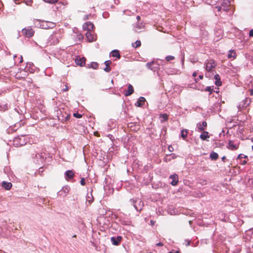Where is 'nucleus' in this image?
Wrapping results in <instances>:
<instances>
[{"instance_id":"obj_15","label":"nucleus","mask_w":253,"mask_h":253,"mask_svg":"<svg viewBox=\"0 0 253 253\" xmlns=\"http://www.w3.org/2000/svg\"><path fill=\"white\" fill-rule=\"evenodd\" d=\"M85 37L89 42H92L96 39V36L94 34H92L90 32H87L85 33Z\"/></svg>"},{"instance_id":"obj_4","label":"nucleus","mask_w":253,"mask_h":253,"mask_svg":"<svg viewBox=\"0 0 253 253\" xmlns=\"http://www.w3.org/2000/svg\"><path fill=\"white\" fill-rule=\"evenodd\" d=\"M130 202L133 204V205L136 211H141L142 210L144 204L143 202L141 200L138 199L135 201L133 199H131Z\"/></svg>"},{"instance_id":"obj_35","label":"nucleus","mask_w":253,"mask_h":253,"mask_svg":"<svg viewBox=\"0 0 253 253\" xmlns=\"http://www.w3.org/2000/svg\"><path fill=\"white\" fill-rule=\"evenodd\" d=\"M141 45V42L139 40L136 41L135 42L132 43V46L133 47L137 48Z\"/></svg>"},{"instance_id":"obj_62","label":"nucleus","mask_w":253,"mask_h":253,"mask_svg":"<svg viewBox=\"0 0 253 253\" xmlns=\"http://www.w3.org/2000/svg\"><path fill=\"white\" fill-rule=\"evenodd\" d=\"M189 245V242H188L187 244H186V246H188Z\"/></svg>"},{"instance_id":"obj_58","label":"nucleus","mask_w":253,"mask_h":253,"mask_svg":"<svg viewBox=\"0 0 253 253\" xmlns=\"http://www.w3.org/2000/svg\"><path fill=\"white\" fill-rule=\"evenodd\" d=\"M150 223L152 225H153L154 224L155 222L153 220H151Z\"/></svg>"},{"instance_id":"obj_47","label":"nucleus","mask_w":253,"mask_h":253,"mask_svg":"<svg viewBox=\"0 0 253 253\" xmlns=\"http://www.w3.org/2000/svg\"><path fill=\"white\" fill-rule=\"evenodd\" d=\"M215 8H216L218 11H220L222 9H223V7L222 6H216Z\"/></svg>"},{"instance_id":"obj_59","label":"nucleus","mask_w":253,"mask_h":253,"mask_svg":"<svg viewBox=\"0 0 253 253\" xmlns=\"http://www.w3.org/2000/svg\"><path fill=\"white\" fill-rule=\"evenodd\" d=\"M136 19L137 20H139L140 19V17L139 16H137Z\"/></svg>"},{"instance_id":"obj_53","label":"nucleus","mask_w":253,"mask_h":253,"mask_svg":"<svg viewBox=\"0 0 253 253\" xmlns=\"http://www.w3.org/2000/svg\"><path fill=\"white\" fill-rule=\"evenodd\" d=\"M156 246H163V244L162 243H161V242H159V243H157L156 244Z\"/></svg>"},{"instance_id":"obj_55","label":"nucleus","mask_w":253,"mask_h":253,"mask_svg":"<svg viewBox=\"0 0 253 253\" xmlns=\"http://www.w3.org/2000/svg\"><path fill=\"white\" fill-rule=\"evenodd\" d=\"M197 74L196 72H194L193 73L192 76H193V77H196L197 76Z\"/></svg>"},{"instance_id":"obj_19","label":"nucleus","mask_w":253,"mask_h":253,"mask_svg":"<svg viewBox=\"0 0 253 253\" xmlns=\"http://www.w3.org/2000/svg\"><path fill=\"white\" fill-rule=\"evenodd\" d=\"M230 6V2L229 0H224L222 3L223 10L225 11H227L229 10V7Z\"/></svg>"},{"instance_id":"obj_42","label":"nucleus","mask_w":253,"mask_h":253,"mask_svg":"<svg viewBox=\"0 0 253 253\" xmlns=\"http://www.w3.org/2000/svg\"><path fill=\"white\" fill-rule=\"evenodd\" d=\"M73 116L76 118H81L82 117V115L78 113H75L73 114Z\"/></svg>"},{"instance_id":"obj_52","label":"nucleus","mask_w":253,"mask_h":253,"mask_svg":"<svg viewBox=\"0 0 253 253\" xmlns=\"http://www.w3.org/2000/svg\"><path fill=\"white\" fill-rule=\"evenodd\" d=\"M68 89H69V88H68V86L66 85L65 88L63 89V91H66L68 90Z\"/></svg>"},{"instance_id":"obj_20","label":"nucleus","mask_w":253,"mask_h":253,"mask_svg":"<svg viewBox=\"0 0 253 253\" xmlns=\"http://www.w3.org/2000/svg\"><path fill=\"white\" fill-rule=\"evenodd\" d=\"M145 99L143 97H140L135 105L137 107H141L144 104Z\"/></svg>"},{"instance_id":"obj_57","label":"nucleus","mask_w":253,"mask_h":253,"mask_svg":"<svg viewBox=\"0 0 253 253\" xmlns=\"http://www.w3.org/2000/svg\"><path fill=\"white\" fill-rule=\"evenodd\" d=\"M137 28H138V29H141V28H142L141 25H138L137 26Z\"/></svg>"},{"instance_id":"obj_16","label":"nucleus","mask_w":253,"mask_h":253,"mask_svg":"<svg viewBox=\"0 0 253 253\" xmlns=\"http://www.w3.org/2000/svg\"><path fill=\"white\" fill-rule=\"evenodd\" d=\"M122 239V238L120 236H118L117 237H112L111 238V241L112 244L114 245H116V246L118 245L120 243Z\"/></svg>"},{"instance_id":"obj_28","label":"nucleus","mask_w":253,"mask_h":253,"mask_svg":"<svg viewBox=\"0 0 253 253\" xmlns=\"http://www.w3.org/2000/svg\"><path fill=\"white\" fill-rule=\"evenodd\" d=\"M111 55L113 57H117L118 59H120L121 57L119 51L118 50H114L111 52Z\"/></svg>"},{"instance_id":"obj_23","label":"nucleus","mask_w":253,"mask_h":253,"mask_svg":"<svg viewBox=\"0 0 253 253\" xmlns=\"http://www.w3.org/2000/svg\"><path fill=\"white\" fill-rule=\"evenodd\" d=\"M112 62L110 60H107L105 61L104 64L106 67L104 69V71L106 72H109L111 71L110 65L111 64Z\"/></svg>"},{"instance_id":"obj_7","label":"nucleus","mask_w":253,"mask_h":253,"mask_svg":"<svg viewBox=\"0 0 253 253\" xmlns=\"http://www.w3.org/2000/svg\"><path fill=\"white\" fill-rule=\"evenodd\" d=\"M22 33L25 37L27 38H30L34 35V31L31 27L29 26L27 28L23 29L22 30Z\"/></svg>"},{"instance_id":"obj_50","label":"nucleus","mask_w":253,"mask_h":253,"mask_svg":"<svg viewBox=\"0 0 253 253\" xmlns=\"http://www.w3.org/2000/svg\"><path fill=\"white\" fill-rule=\"evenodd\" d=\"M15 4H19L21 0H13Z\"/></svg>"},{"instance_id":"obj_3","label":"nucleus","mask_w":253,"mask_h":253,"mask_svg":"<svg viewBox=\"0 0 253 253\" xmlns=\"http://www.w3.org/2000/svg\"><path fill=\"white\" fill-rule=\"evenodd\" d=\"M116 219H118L122 224L129 225L131 223L130 219L124 213H120L116 215Z\"/></svg>"},{"instance_id":"obj_29","label":"nucleus","mask_w":253,"mask_h":253,"mask_svg":"<svg viewBox=\"0 0 253 253\" xmlns=\"http://www.w3.org/2000/svg\"><path fill=\"white\" fill-rule=\"evenodd\" d=\"M210 158L212 160H216L218 158V155L216 152H212L210 154Z\"/></svg>"},{"instance_id":"obj_9","label":"nucleus","mask_w":253,"mask_h":253,"mask_svg":"<svg viewBox=\"0 0 253 253\" xmlns=\"http://www.w3.org/2000/svg\"><path fill=\"white\" fill-rule=\"evenodd\" d=\"M70 190V187L68 185L64 186L62 187V189L58 192V195L61 197H64L66 196Z\"/></svg>"},{"instance_id":"obj_44","label":"nucleus","mask_w":253,"mask_h":253,"mask_svg":"<svg viewBox=\"0 0 253 253\" xmlns=\"http://www.w3.org/2000/svg\"><path fill=\"white\" fill-rule=\"evenodd\" d=\"M80 183L82 185H84L85 184V181L84 178H81V180L80 181Z\"/></svg>"},{"instance_id":"obj_32","label":"nucleus","mask_w":253,"mask_h":253,"mask_svg":"<svg viewBox=\"0 0 253 253\" xmlns=\"http://www.w3.org/2000/svg\"><path fill=\"white\" fill-rule=\"evenodd\" d=\"M8 109L7 105L6 104L0 103V111H4Z\"/></svg>"},{"instance_id":"obj_11","label":"nucleus","mask_w":253,"mask_h":253,"mask_svg":"<svg viewBox=\"0 0 253 253\" xmlns=\"http://www.w3.org/2000/svg\"><path fill=\"white\" fill-rule=\"evenodd\" d=\"M75 176V173L72 170H68L65 172V178L68 181H71Z\"/></svg>"},{"instance_id":"obj_14","label":"nucleus","mask_w":253,"mask_h":253,"mask_svg":"<svg viewBox=\"0 0 253 253\" xmlns=\"http://www.w3.org/2000/svg\"><path fill=\"white\" fill-rule=\"evenodd\" d=\"M239 145L238 143H234L233 141L230 140L227 147L231 150H236L238 149Z\"/></svg>"},{"instance_id":"obj_17","label":"nucleus","mask_w":253,"mask_h":253,"mask_svg":"<svg viewBox=\"0 0 253 253\" xmlns=\"http://www.w3.org/2000/svg\"><path fill=\"white\" fill-rule=\"evenodd\" d=\"M85 59L84 57H77L75 59V63L77 65L83 66L85 64Z\"/></svg>"},{"instance_id":"obj_39","label":"nucleus","mask_w":253,"mask_h":253,"mask_svg":"<svg viewBox=\"0 0 253 253\" xmlns=\"http://www.w3.org/2000/svg\"><path fill=\"white\" fill-rule=\"evenodd\" d=\"M174 59V57L173 56H171V55H169V56H167L166 57V60L167 61H169L170 60H172Z\"/></svg>"},{"instance_id":"obj_33","label":"nucleus","mask_w":253,"mask_h":253,"mask_svg":"<svg viewBox=\"0 0 253 253\" xmlns=\"http://www.w3.org/2000/svg\"><path fill=\"white\" fill-rule=\"evenodd\" d=\"M93 198L92 196V194L87 193L86 196V201L88 202L89 204H91L93 201Z\"/></svg>"},{"instance_id":"obj_10","label":"nucleus","mask_w":253,"mask_h":253,"mask_svg":"<svg viewBox=\"0 0 253 253\" xmlns=\"http://www.w3.org/2000/svg\"><path fill=\"white\" fill-rule=\"evenodd\" d=\"M41 24V28L44 29L52 28L55 26V24L54 23L43 20H42Z\"/></svg>"},{"instance_id":"obj_8","label":"nucleus","mask_w":253,"mask_h":253,"mask_svg":"<svg viewBox=\"0 0 253 253\" xmlns=\"http://www.w3.org/2000/svg\"><path fill=\"white\" fill-rule=\"evenodd\" d=\"M251 102V99L246 97L245 99H244L241 102H240L238 106L239 110H241L242 109L247 107L250 105Z\"/></svg>"},{"instance_id":"obj_36","label":"nucleus","mask_w":253,"mask_h":253,"mask_svg":"<svg viewBox=\"0 0 253 253\" xmlns=\"http://www.w3.org/2000/svg\"><path fill=\"white\" fill-rule=\"evenodd\" d=\"M205 2L209 5H214L216 0H205Z\"/></svg>"},{"instance_id":"obj_49","label":"nucleus","mask_w":253,"mask_h":253,"mask_svg":"<svg viewBox=\"0 0 253 253\" xmlns=\"http://www.w3.org/2000/svg\"><path fill=\"white\" fill-rule=\"evenodd\" d=\"M168 149L170 152H172L173 151V148L171 146H169Z\"/></svg>"},{"instance_id":"obj_41","label":"nucleus","mask_w":253,"mask_h":253,"mask_svg":"<svg viewBox=\"0 0 253 253\" xmlns=\"http://www.w3.org/2000/svg\"><path fill=\"white\" fill-rule=\"evenodd\" d=\"M205 91H208L210 92V94H211L212 92L213 89L211 88V86H207L205 88Z\"/></svg>"},{"instance_id":"obj_45","label":"nucleus","mask_w":253,"mask_h":253,"mask_svg":"<svg viewBox=\"0 0 253 253\" xmlns=\"http://www.w3.org/2000/svg\"><path fill=\"white\" fill-rule=\"evenodd\" d=\"M240 160H241V161H240V164L242 165H244L246 164H247V160L245 159L244 160H242V159Z\"/></svg>"},{"instance_id":"obj_22","label":"nucleus","mask_w":253,"mask_h":253,"mask_svg":"<svg viewBox=\"0 0 253 253\" xmlns=\"http://www.w3.org/2000/svg\"><path fill=\"white\" fill-rule=\"evenodd\" d=\"M133 86L129 84L128 86V90L125 92V95L126 96H129L133 93Z\"/></svg>"},{"instance_id":"obj_48","label":"nucleus","mask_w":253,"mask_h":253,"mask_svg":"<svg viewBox=\"0 0 253 253\" xmlns=\"http://www.w3.org/2000/svg\"><path fill=\"white\" fill-rule=\"evenodd\" d=\"M249 36L250 37H253V29H252V30H251L250 31Z\"/></svg>"},{"instance_id":"obj_5","label":"nucleus","mask_w":253,"mask_h":253,"mask_svg":"<svg viewBox=\"0 0 253 253\" xmlns=\"http://www.w3.org/2000/svg\"><path fill=\"white\" fill-rule=\"evenodd\" d=\"M60 39V35L59 33L55 32L50 35L49 37V41L53 44H56L59 42Z\"/></svg>"},{"instance_id":"obj_51","label":"nucleus","mask_w":253,"mask_h":253,"mask_svg":"<svg viewBox=\"0 0 253 253\" xmlns=\"http://www.w3.org/2000/svg\"><path fill=\"white\" fill-rule=\"evenodd\" d=\"M19 63H21L23 62V57H22V56H20V57H19Z\"/></svg>"},{"instance_id":"obj_31","label":"nucleus","mask_w":253,"mask_h":253,"mask_svg":"<svg viewBox=\"0 0 253 253\" xmlns=\"http://www.w3.org/2000/svg\"><path fill=\"white\" fill-rule=\"evenodd\" d=\"M36 157L37 159H40L41 162H42L44 160L45 156L42 153H38L36 155Z\"/></svg>"},{"instance_id":"obj_21","label":"nucleus","mask_w":253,"mask_h":253,"mask_svg":"<svg viewBox=\"0 0 253 253\" xmlns=\"http://www.w3.org/2000/svg\"><path fill=\"white\" fill-rule=\"evenodd\" d=\"M12 184L10 182H7L5 181H3L1 183V186L5 189V190H9L12 187Z\"/></svg>"},{"instance_id":"obj_64","label":"nucleus","mask_w":253,"mask_h":253,"mask_svg":"<svg viewBox=\"0 0 253 253\" xmlns=\"http://www.w3.org/2000/svg\"><path fill=\"white\" fill-rule=\"evenodd\" d=\"M252 150H253V146H252Z\"/></svg>"},{"instance_id":"obj_34","label":"nucleus","mask_w":253,"mask_h":253,"mask_svg":"<svg viewBox=\"0 0 253 253\" xmlns=\"http://www.w3.org/2000/svg\"><path fill=\"white\" fill-rule=\"evenodd\" d=\"M160 118H162V120H161V122H163L164 121H166L168 119V116L167 114H162L160 115Z\"/></svg>"},{"instance_id":"obj_37","label":"nucleus","mask_w":253,"mask_h":253,"mask_svg":"<svg viewBox=\"0 0 253 253\" xmlns=\"http://www.w3.org/2000/svg\"><path fill=\"white\" fill-rule=\"evenodd\" d=\"M98 64L96 62H92L90 64V67L94 69H96L98 68Z\"/></svg>"},{"instance_id":"obj_13","label":"nucleus","mask_w":253,"mask_h":253,"mask_svg":"<svg viewBox=\"0 0 253 253\" xmlns=\"http://www.w3.org/2000/svg\"><path fill=\"white\" fill-rule=\"evenodd\" d=\"M94 28L93 24L90 22H85L83 25V28L84 30L87 31V32H90L91 30Z\"/></svg>"},{"instance_id":"obj_1","label":"nucleus","mask_w":253,"mask_h":253,"mask_svg":"<svg viewBox=\"0 0 253 253\" xmlns=\"http://www.w3.org/2000/svg\"><path fill=\"white\" fill-rule=\"evenodd\" d=\"M165 61L163 60L157 59L156 61H152L148 62L146 64V67L153 72L157 71L159 70L160 66L164 65Z\"/></svg>"},{"instance_id":"obj_26","label":"nucleus","mask_w":253,"mask_h":253,"mask_svg":"<svg viewBox=\"0 0 253 253\" xmlns=\"http://www.w3.org/2000/svg\"><path fill=\"white\" fill-rule=\"evenodd\" d=\"M188 130L183 129L181 130V136L183 140H186L187 136Z\"/></svg>"},{"instance_id":"obj_30","label":"nucleus","mask_w":253,"mask_h":253,"mask_svg":"<svg viewBox=\"0 0 253 253\" xmlns=\"http://www.w3.org/2000/svg\"><path fill=\"white\" fill-rule=\"evenodd\" d=\"M42 20L36 19L34 21V24L35 27L41 28V25H42Z\"/></svg>"},{"instance_id":"obj_56","label":"nucleus","mask_w":253,"mask_h":253,"mask_svg":"<svg viewBox=\"0 0 253 253\" xmlns=\"http://www.w3.org/2000/svg\"><path fill=\"white\" fill-rule=\"evenodd\" d=\"M17 57V56L16 55H14V56H13L14 60H15V64H16V61L15 58H16Z\"/></svg>"},{"instance_id":"obj_12","label":"nucleus","mask_w":253,"mask_h":253,"mask_svg":"<svg viewBox=\"0 0 253 253\" xmlns=\"http://www.w3.org/2000/svg\"><path fill=\"white\" fill-rule=\"evenodd\" d=\"M207 126V123L206 121H203L202 123H199L197 124V130L199 132L204 131Z\"/></svg>"},{"instance_id":"obj_61","label":"nucleus","mask_w":253,"mask_h":253,"mask_svg":"<svg viewBox=\"0 0 253 253\" xmlns=\"http://www.w3.org/2000/svg\"><path fill=\"white\" fill-rule=\"evenodd\" d=\"M225 159V156H224V157H223L222 158V160H224Z\"/></svg>"},{"instance_id":"obj_60","label":"nucleus","mask_w":253,"mask_h":253,"mask_svg":"<svg viewBox=\"0 0 253 253\" xmlns=\"http://www.w3.org/2000/svg\"><path fill=\"white\" fill-rule=\"evenodd\" d=\"M251 95H253V90L251 91Z\"/></svg>"},{"instance_id":"obj_2","label":"nucleus","mask_w":253,"mask_h":253,"mask_svg":"<svg viewBox=\"0 0 253 253\" xmlns=\"http://www.w3.org/2000/svg\"><path fill=\"white\" fill-rule=\"evenodd\" d=\"M27 142V139L25 135L18 136L13 140V145L16 147H19L25 145Z\"/></svg>"},{"instance_id":"obj_27","label":"nucleus","mask_w":253,"mask_h":253,"mask_svg":"<svg viewBox=\"0 0 253 253\" xmlns=\"http://www.w3.org/2000/svg\"><path fill=\"white\" fill-rule=\"evenodd\" d=\"M228 54V58L235 59L236 57V52L234 50H230Z\"/></svg>"},{"instance_id":"obj_63","label":"nucleus","mask_w":253,"mask_h":253,"mask_svg":"<svg viewBox=\"0 0 253 253\" xmlns=\"http://www.w3.org/2000/svg\"><path fill=\"white\" fill-rule=\"evenodd\" d=\"M76 237V235H74V236H73V237Z\"/></svg>"},{"instance_id":"obj_43","label":"nucleus","mask_w":253,"mask_h":253,"mask_svg":"<svg viewBox=\"0 0 253 253\" xmlns=\"http://www.w3.org/2000/svg\"><path fill=\"white\" fill-rule=\"evenodd\" d=\"M24 2L26 5H30L32 2V0H24Z\"/></svg>"},{"instance_id":"obj_38","label":"nucleus","mask_w":253,"mask_h":253,"mask_svg":"<svg viewBox=\"0 0 253 253\" xmlns=\"http://www.w3.org/2000/svg\"><path fill=\"white\" fill-rule=\"evenodd\" d=\"M248 159V156L243 154H240L238 155L237 159L242 160V159Z\"/></svg>"},{"instance_id":"obj_18","label":"nucleus","mask_w":253,"mask_h":253,"mask_svg":"<svg viewBox=\"0 0 253 253\" xmlns=\"http://www.w3.org/2000/svg\"><path fill=\"white\" fill-rule=\"evenodd\" d=\"M169 178L172 179V181L170 182V184L173 186H175L177 185L178 182V177L176 174H172L170 176Z\"/></svg>"},{"instance_id":"obj_40","label":"nucleus","mask_w":253,"mask_h":253,"mask_svg":"<svg viewBox=\"0 0 253 253\" xmlns=\"http://www.w3.org/2000/svg\"><path fill=\"white\" fill-rule=\"evenodd\" d=\"M44 1L49 3H54L57 2L58 0H43Z\"/></svg>"},{"instance_id":"obj_25","label":"nucleus","mask_w":253,"mask_h":253,"mask_svg":"<svg viewBox=\"0 0 253 253\" xmlns=\"http://www.w3.org/2000/svg\"><path fill=\"white\" fill-rule=\"evenodd\" d=\"M202 134H201L200 137L202 140H206L207 138H209V132L206 131H203Z\"/></svg>"},{"instance_id":"obj_46","label":"nucleus","mask_w":253,"mask_h":253,"mask_svg":"<svg viewBox=\"0 0 253 253\" xmlns=\"http://www.w3.org/2000/svg\"><path fill=\"white\" fill-rule=\"evenodd\" d=\"M203 79V75H199V76L198 78H197V79H195V80L196 82H197H197H198V81L199 80H202V79Z\"/></svg>"},{"instance_id":"obj_54","label":"nucleus","mask_w":253,"mask_h":253,"mask_svg":"<svg viewBox=\"0 0 253 253\" xmlns=\"http://www.w3.org/2000/svg\"><path fill=\"white\" fill-rule=\"evenodd\" d=\"M88 18V16L87 15H85L84 16V20H86Z\"/></svg>"},{"instance_id":"obj_24","label":"nucleus","mask_w":253,"mask_h":253,"mask_svg":"<svg viewBox=\"0 0 253 253\" xmlns=\"http://www.w3.org/2000/svg\"><path fill=\"white\" fill-rule=\"evenodd\" d=\"M214 79L215 80V84L217 86H220L222 84V82L220 81V77L218 74H215L214 76Z\"/></svg>"},{"instance_id":"obj_6","label":"nucleus","mask_w":253,"mask_h":253,"mask_svg":"<svg viewBox=\"0 0 253 253\" xmlns=\"http://www.w3.org/2000/svg\"><path fill=\"white\" fill-rule=\"evenodd\" d=\"M205 69L207 71L211 72L215 68L216 64L213 60L210 59L205 63Z\"/></svg>"}]
</instances>
